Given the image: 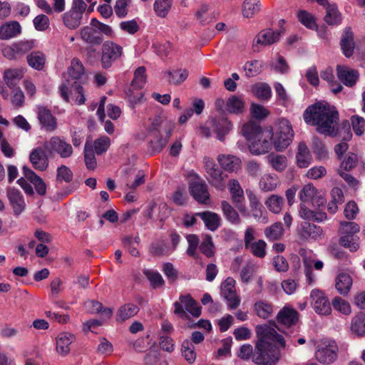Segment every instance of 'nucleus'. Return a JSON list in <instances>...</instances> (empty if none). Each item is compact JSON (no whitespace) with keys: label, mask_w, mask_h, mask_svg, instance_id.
Returning a JSON list of instances; mask_svg holds the SVG:
<instances>
[{"label":"nucleus","mask_w":365,"mask_h":365,"mask_svg":"<svg viewBox=\"0 0 365 365\" xmlns=\"http://www.w3.org/2000/svg\"><path fill=\"white\" fill-rule=\"evenodd\" d=\"M264 116L253 115L241 128V133L247 140L252 155L265 154L273 146L276 150L283 151L290 145L294 137L292 125L286 118H281L274 127L262 128L260 121Z\"/></svg>","instance_id":"nucleus-1"},{"label":"nucleus","mask_w":365,"mask_h":365,"mask_svg":"<svg viewBox=\"0 0 365 365\" xmlns=\"http://www.w3.org/2000/svg\"><path fill=\"white\" fill-rule=\"evenodd\" d=\"M256 334L258 341L255 345L253 361L258 365H275L281 356L279 347H285L284 337L267 325H257Z\"/></svg>","instance_id":"nucleus-2"},{"label":"nucleus","mask_w":365,"mask_h":365,"mask_svg":"<svg viewBox=\"0 0 365 365\" xmlns=\"http://www.w3.org/2000/svg\"><path fill=\"white\" fill-rule=\"evenodd\" d=\"M149 132L153 135L150 146L153 151L160 152L166 145L174 128V123L165 115H155L150 118Z\"/></svg>","instance_id":"nucleus-3"},{"label":"nucleus","mask_w":365,"mask_h":365,"mask_svg":"<svg viewBox=\"0 0 365 365\" xmlns=\"http://www.w3.org/2000/svg\"><path fill=\"white\" fill-rule=\"evenodd\" d=\"M84 73L85 68L81 61L76 58H73L67 72L63 74V81L59 86L61 96L65 101H68L70 88L78 85L76 81L81 79Z\"/></svg>","instance_id":"nucleus-4"},{"label":"nucleus","mask_w":365,"mask_h":365,"mask_svg":"<svg viewBox=\"0 0 365 365\" xmlns=\"http://www.w3.org/2000/svg\"><path fill=\"white\" fill-rule=\"evenodd\" d=\"M232 128V125L225 115H214L200 127V131L205 137H209L213 132L217 135V139L222 141Z\"/></svg>","instance_id":"nucleus-5"},{"label":"nucleus","mask_w":365,"mask_h":365,"mask_svg":"<svg viewBox=\"0 0 365 365\" xmlns=\"http://www.w3.org/2000/svg\"><path fill=\"white\" fill-rule=\"evenodd\" d=\"M304 121L308 125L316 127L318 133L329 135L335 136L338 115H304Z\"/></svg>","instance_id":"nucleus-6"},{"label":"nucleus","mask_w":365,"mask_h":365,"mask_svg":"<svg viewBox=\"0 0 365 365\" xmlns=\"http://www.w3.org/2000/svg\"><path fill=\"white\" fill-rule=\"evenodd\" d=\"M338 351L339 347L334 340L323 339L316 345L314 356L320 364L329 365L336 360Z\"/></svg>","instance_id":"nucleus-7"},{"label":"nucleus","mask_w":365,"mask_h":365,"mask_svg":"<svg viewBox=\"0 0 365 365\" xmlns=\"http://www.w3.org/2000/svg\"><path fill=\"white\" fill-rule=\"evenodd\" d=\"M146 68L144 66L137 68L134 71V77L130 83V87L126 91L128 101L135 105L143 98V93L140 91L145 86L147 80L145 74Z\"/></svg>","instance_id":"nucleus-8"},{"label":"nucleus","mask_w":365,"mask_h":365,"mask_svg":"<svg viewBox=\"0 0 365 365\" xmlns=\"http://www.w3.org/2000/svg\"><path fill=\"white\" fill-rule=\"evenodd\" d=\"M43 148L50 155H56L61 158H68L73 153L71 144L58 136H53L48 140L45 141Z\"/></svg>","instance_id":"nucleus-9"},{"label":"nucleus","mask_w":365,"mask_h":365,"mask_svg":"<svg viewBox=\"0 0 365 365\" xmlns=\"http://www.w3.org/2000/svg\"><path fill=\"white\" fill-rule=\"evenodd\" d=\"M123 54L122 46L112 41H105L101 47V63L103 68H110L114 62L119 60Z\"/></svg>","instance_id":"nucleus-10"},{"label":"nucleus","mask_w":365,"mask_h":365,"mask_svg":"<svg viewBox=\"0 0 365 365\" xmlns=\"http://www.w3.org/2000/svg\"><path fill=\"white\" fill-rule=\"evenodd\" d=\"M173 306L175 314L183 319L187 318L186 311L195 317H198L201 314L200 307L189 294L181 295L179 301L175 302Z\"/></svg>","instance_id":"nucleus-11"},{"label":"nucleus","mask_w":365,"mask_h":365,"mask_svg":"<svg viewBox=\"0 0 365 365\" xmlns=\"http://www.w3.org/2000/svg\"><path fill=\"white\" fill-rule=\"evenodd\" d=\"M300 203L310 202L314 207H324L326 199L312 183L304 185L299 192Z\"/></svg>","instance_id":"nucleus-12"},{"label":"nucleus","mask_w":365,"mask_h":365,"mask_svg":"<svg viewBox=\"0 0 365 365\" xmlns=\"http://www.w3.org/2000/svg\"><path fill=\"white\" fill-rule=\"evenodd\" d=\"M311 304L316 313L327 316L331 313V305L322 291L314 289L310 293Z\"/></svg>","instance_id":"nucleus-13"},{"label":"nucleus","mask_w":365,"mask_h":365,"mask_svg":"<svg viewBox=\"0 0 365 365\" xmlns=\"http://www.w3.org/2000/svg\"><path fill=\"white\" fill-rule=\"evenodd\" d=\"M235 280L232 277H227L221 284V294L225 299L227 307L231 309H236L240 304V298L237 294L235 289Z\"/></svg>","instance_id":"nucleus-14"},{"label":"nucleus","mask_w":365,"mask_h":365,"mask_svg":"<svg viewBox=\"0 0 365 365\" xmlns=\"http://www.w3.org/2000/svg\"><path fill=\"white\" fill-rule=\"evenodd\" d=\"M227 187L231 195L232 202L235 204L238 210L242 215H245L247 212V208L244 203V191L239 181L235 179H232L229 181Z\"/></svg>","instance_id":"nucleus-15"},{"label":"nucleus","mask_w":365,"mask_h":365,"mask_svg":"<svg viewBox=\"0 0 365 365\" xmlns=\"http://www.w3.org/2000/svg\"><path fill=\"white\" fill-rule=\"evenodd\" d=\"M280 33L272 29L261 31L254 38L252 48L255 52H259L262 46H269L279 40Z\"/></svg>","instance_id":"nucleus-16"},{"label":"nucleus","mask_w":365,"mask_h":365,"mask_svg":"<svg viewBox=\"0 0 365 365\" xmlns=\"http://www.w3.org/2000/svg\"><path fill=\"white\" fill-rule=\"evenodd\" d=\"M299 237L305 240H319L322 238L323 230L319 226L308 222H302L297 228Z\"/></svg>","instance_id":"nucleus-17"},{"label":"nucleus","mask_w":365,"mask_h":365,"mask_svg":"<svg viewBox=\"0 0 365 365\" xmlns=\"http://www.w3.org/2000/svg\"><path fill=\"white\" fill-rule=\"evenodd\" d=\"M336 71L339 80L348 87H353L359 78V73L357 70L346 66L337 65Z\"/></svg>","instance_id":"nucleus-18"},{"label":"nucleus","mask_w":365,"mask_h":365,"mask_svg":"<svg viewBox=\"0 0 365 365\" xmlns=\"http://www.w3.org/2000/svg\"><path fill=\"white\" fill-rule=\"evenodd\" d=\"M46 153L45 148L41 147H37L31 150L29 160L34 169L44 171L48 168L49 160Z\"/></svg>","instance_id":"nucleus-19"},{"label":"nucleus","mask_w":365,"mask_h":365,"mask_svg":"<svg viewBox=\"0 0 365 365\" xmlns=\"http://www.w3.org/2000/svg\"><path fill=\"white\" fill-rule=\"evenodd\" d=\"M7 197L15 215H19L26 208V202L21 192L16 188L7 190Z\"/></svg>","instance_id":"nucleus-20"},{"label":"nucleus","mask_w":365,"mask_h":365,"mask_svg":"<svg viewBox=\"0 0 365 365\" xmlns=\"http://www.w3.org/2000/svg\"><path fill=\"white\" fill-rule=\"evenodd\" d=\"M299 319L298 312L289 306H284L277 315L278 323L286 327L295 325Z\"/></svg>","instance_id":"nucleus-21"},{"label":"nucleus","mask_w":365,"mask_h":365,"mask_svg":"<svg viewBox=\"0 0 365 365\" xmlns=\"http://www.w3.org/2000/svg\"><path fill=\"white\" fill-rule=\"evenodd\" d=\"M76 336L71 332L63 331L60 333L56 339V350L58 353L62 355H66L69 353L70 345L74 342Z\"/></svg>","instance_id":"nucleus-22"},{"label":"nucleus","mask_w":365,"mask_h":365,"mask_svg":"<svg viewBox=\"0 0 365 365\" xmlns=\"http://www.w3.org/2000/svg\"><path fill=\"white\" fill-rule=\"evenodd\" d=\"M80 36L81 39L88 44L100 45L103 41L102 34L97 29L89 26L81 29Z\"/></svg>","instance_id":"nucleus-23"},{"label":"nucleus","mask_w":365,"mask_h":365,"mask_svg":"<svg viewBox=\"0 0 365 365\" xmlns=\"http://www.w3.org/2000/svg\"><path fill=\"white\" fill-rule=\"evenodd\" d=\"M23 173L24 178L34 185L38 195H44L46 193V185L41 178L26 166L23 167Z\"/></svg>","instance_id":"nucleus-24"},{"label":"nucleus","mask_w":365,"mask_h":365,"mask_svg":"<svg viewBox=\"0 0 365 365\" xmlns=\"http://www.w3.org/2000/svg\"><path fill=\"white\" fill-rule=\"evenodd\" d=\"M217 160L222 168L228 172L237 171L241 167V160L235 155L220 154Z\"/></svg>","instance_id":"nucleus-25"},{"label":"nucleus","mask_w":365,"mask_h":365,"mask_svg":"<svg viewBox=\"0 0 365 365\" xmlns=\"http://www.w3.org/2000/svg\"><path fill=\"white\" fill-rule=\"evenodd\" d=\"M21 33V26L18 21H11L0 26V39L8 40Z\"/></svg>","instance_id":"nucleus-26"},{"label":"nucleus","mask_w":365,"mask_h":365,"mask_svg":"<svg viewBox=\"0 0 365 365\" xmlns=\"http://www.w3.org/2000/svg\"><path fill=\"white\" fill-rule=\"evenodd\" d=\"M353 284L351 276L346 272L339 273L335 279V287L343 296H347Z\"/></svg>","instance_id":"nucleus-27"},{"label":"nucleus","mask_w":365,"mask_h":365,"mask_svg":"<svg viewBox=\"0 0 365 365\" xmlns=\"http://www.w3.org/2000/svg\"><path fill=\"white\" fill-rule=\"evenodd\" d=\"M304 114H338V110L328 102L321 101L307 107Z\"/></svg>","instance_id":"nucleus-28"},{"label":"nucleus","mask_w":365,"mask_h":365,"mask_svg":"<svg viewBox=\"0 0 365 365\" xmlns=\"http://www.w3.org/2000/svg\"><path fill=\"white\" fill-rule=\"evenodd\" d=\"M312 161V156L309 148L304 142L299 143L297 152L296 153V163L299 168H307Z\"/></svg>","instance_id":"nucleus-29"},{"label":"nucleus","mask_w":365,"mask_h":365,"mask_svg":"<svg viewBox=\"0 0 365 365\" xmlns=\"http://www.w3.org/2000/svg\"><path fill=\"white\" fill-rule=\"evenodd\" d=\"M299 215L304 220L319 222H323L327 218L325 212L312 210L306 206V203H300Z\"/></svg>","instance_id":"nucleus-30"},{"label":"nucleus","mask_w":365,"mask_h":365,"mask_svg":"<svg viewBox=\"0 0 365 365\" xmlns=\"http://www.w3.org/2000/svg\"><path fill=\"white\" fill-rule=\"evenodd\" d=\"M340 44L344 56L350 57L353 54L355 47L354 34L350 27L345 28L341 36Z\"/></svg>","instance_id":"nucleus-31"},{"label":"nucleus","mask_w":365,"mask_h":365,"mask_svg":"<svg viewBox=\"0 0 365 365\" xmlns=\"http://www.w3.org/2000/svg\"><path fill=\"white\" fill-rule=\"evenodd\" d=\"M203 221L205 227L210 231H215L220 226L221 218L215 212L210 211H204L196 213Z\"/></svg>","instance_id":"nucleus-32"},{"label":"nucleus","mask_w":365,"mask_h":365,"mask_svg":"<svg viewBox=\"0 0 365 365\" xmlns=\"http://www.w3.org/2000/svg\"><path fill=\"white\" fill-rule=\"evenodd\" d=\"M280 181L275 174L266 173L259 179V188L262 192H272L279 185Z\"/></svg>","instance_id":"nucleus-33"},{"label":"nucleus","mask_w":365,"mask_h":365,"mask_svg":"<svg viewBox=\"0 0 365 365\" xmlns=\"http://www.w3.org/2000/svg\"><path fill=\"white\" fill-rule=\"evenodd\" d=\"M190 193L200 203L206 202L210 197L207 185L204 182H193L190 185Z\"/></svg>","instance_id":"nucleus-34"},{"label":"nucleus","mask_w":365,"mask_h":365,"mask_svg":"<svg viewBox=\"0 0 365 365\" xmlns=\"http://www.w3.org/2000/svg\"><path fill=\"white\" fill-rule=\"evenodd\" d=\"M24 70L21 68H9L4 73V80L6 84L10 88H14L19 84L24 77Z\"/></svg>","instance_id":"nucleus-35"},{"label":"nucleus","mask_w":365,"mask_h":365,"mask_svg":"<svg viewBox=\"0 0 365 365\" xmlns=\"http://www.w3.org/2000/svg\"><path fill=\"white\" fill-rule=\"evenodd\" d=\"M330 195L331 200L328 203L327 210L334 215L337 212L339 205L344 202V196L342 190L337 187L332 188Z\"/></svg>","instance_id":"nucleus-36"},{"label":"nucleus","mask_w":365,"mask_h":365,"mask_svg":"<svg viewBox=\"0 0 365 365\" xmlns=\"http://www.w3.org/2000/svg\"><path fill=\"white\" fill-rule=\"evenodd\" d=\"M139 308L137 305L132 303L125 304L118 309L116 314V321L118 322H125L137 314Z\"/></svg>","instance_id":"nucleus-37"},{"label":"nucleus","mask_w":365,"mask_h":365,"mask_svg":"<svg viewBox=\"0 0 365 365\" xmlns=\"http://www.w3.org/2000/svg\"><path fill=\"white\" fill-rule=\"evenodd\" d=\"M226 175L217 168L207 173V179L208 182L217 190H223L225 188Z\"/></svg>","instance_id":"nucleus-38"},{"label":"nucleus","mask_w":365,"mask_h":365,"mask_svg":"<svg viewBox=\"0 0 365 365\" xmlns=\"http://www.w3.org/2000/svg\"><path fill=\"white\" fill-rule=\"evenodd\" d=\"M284 203V197L277 194L270 195L264 200V205L268 210L274 214H279L281 212Z\"/></svg>","instance_id":"nucleus-39"},{"label":"nucleus","mask_w":365,"mask_h":365,"mask_svg":"<svg viewBox=\"0 0 365 365\" xmlns=\"http://www.w3.org/2000/svg\"><path fill=\"white\" fill-rule=\"evenodd\" d=\"M350 329L358 336H365V313L360 312L352 317Z\"/></svg>","instance_id":"nucleus-40"},{"label":"nucleus","mask_w":365,"mask_h":365,"mask_svg":"<svg viewBox=\"0 0 365 365\" xmlns=\"http://www.w3.org/2000/svg\"><path fill=\"white\" fill-rule=\"evenodd\" d=\"M324 21L331 26H336L341 24L342 18L335 4H329L326 8Z\"/></svg>","instance_id":"nucleus-41"},{"label":"nucleus","mask_w":365,"mask_h":365,"mask_svg":"<svg viewBox=\"0 0 365 365\" xmlns=\"http://www.w3.org/2000/svg\"><path fill=\"white\" fill-rule=\"evenodd\" d=\"M82 16L76 11L70 10L63 15V24L70 29H76L81 25Z\"/></svg>","instance_id":"nucleus-42"},{"label":"nucleus","mask_w":365,"mask_h":365,"mask_svg":"<svg viewBox=\"0 0 365 365\" xmlns=\"http://www.w3.org/2000/svg\"><path fill=\"white\" fill-rule=\"evenodd\" d=\"M339 245L348 248L351 252H356L359 248V238L357 235L339 234Z\"/></svg>","instance_id":"nucleus-43"},{"label":"nucleus","mask_w":365,"mask_h":365,"mask_svg":"<svg viewBox=\"0 0 365 365\" xmlns=\"http://www.w3.org/2000/svg\"><path fill=\"white\" fill-rule=\"evenodd\" d=\"M333 309L339 314L349 316L352 309L350 303L341 297H335L331 301Z\"/></svg>","instance_id":"nucleus-44"},{"label":"nucleus","mask_w":365,"mask_h":365,"mask_svg":"<svg viewBox=\"0 0 365 365\" xmlns=\"http://www.w3.org/2000/svg\"><path fill=\"white\" fill-rule=\"evenodd\" d=\"M222 210L225 218L233 225H240L241 219L237 212L227 201L223 200L221 202Z\"/></svg>","instance_id":"nucleus-45"},{"label":"nucleus","mask_w":365,"mask_h":365,"mask_svg":"<svg viewBox=\"0 0 365 365\" xmlns=\"http://www.w3.org/2000/svg\"><path fill=\"white\" fill-rule=\"evenodd\" d=\"M267 160L272 168L277 172L284 171L287 166V158L282 155L269 154Z\"/></svg>","instance_id":"nucleus-46"},{"label":"nucleus","mask_w":365,"mask_h":365,"mask_svg":"<svg viewBox=\"0 0 365 365\" xmlns=\"http://www.w3.org/2000/svg\"><path fill=\"white\" fill-rule=\"evenodd\" d=\"M252 93L259 99L268 100L272 96L271 87L265 83H257L252 87Z\"/></svg>","instance_id":"nucleus-47"},{"label":"nucleus","mask_w":365,"mask_h":365,"mask_svg":"<svg viewBox=\"0 0 365 365\" xmlns=\"http://www.w3.org/2000/svg\"><path fill=\"white\" fill-rule=\"evenodd\" d=\"M27 62L31 67L40 71L42 70L44 66L46 57L45 55L40 51H34L27 56Z\"/></svg>","instance_id":"nucleus-48"},{"label":"nucleus","mask_w":365,"mask_h":365,"mask_svg":"<svg viewBox=\"0 0 365 365\" xmlns=\"http://www.w3.org/2000/svg\"><path fill=\"white\" fill-rule=\"evenodd\" d=\"M85 93L83 86L81 85H75L73 88H70L68 91V101H72L78 105H82L85 103Z\"/></svg>","instance_id":"nucleus-49"},{"label":"nucleus","mask_w":365,"mask_h":365,"mask_svg":"<svg viewBox=\"0 0 365 365\" xmlns=\"http://www.w3.org/2000/svg\"><path fill=\"white\" fill-rule=\"evenodd\" d=\"M284 234V228L281 222H275L264 230V235L269 241L280 239Z\"/></svg>","instance_id":"nucleus-50"},{"label":"nucleus","mask_w":365,"mask_h":365,"mask_svg":"<svg viewBox=\"0 0 365 365\" xmlns=\"http://www.w3.org/2000/svg\"><path fill=\"white\" fill-rule=\"evenodd\" d=\"M255 310L258 317L267 319L273 312V307L270 303L260 300L255 304Z\"/></svg>","instance_id":"nucleus-51"},{"label":"nucleus","mask_w":365,"mask_h":365,"mask_svg":"<svg viewBox=\"0 0 365 365\" xmlns=\"http://www.w3.org/2000/svg\"><path fill=\"white\" fill-rule=\"evenodd\" d=\"M260 9L259 0H245L242 6V14L246 18H251Z\"/></svg>","instance_id":"nucleus-52"},{"label":"nucleus","mask_w":365,"mask_h":365,"mask_svg":"<svg viewBox=\"0 0 365 365\" xmlns=\"http://www.w3.org/2000/svg\"><path fill=\"white\" fill-rule=\"evenodd\" d=\"M94 153L92 145L91 144L89 138H88L84 147V159L86 167L90 170H93L96 167V160Z\"/></svg>","instance_id":"nucleus-53"},{"label":"nucleus","mask_w":365,"mask_h":365,"mask_svg":"<svg viewBox=\"0 0 365 365\" xmlns=\"http://www.w3.org/2000/svg\"><path fill=\"white\" fill-rule=\"evenodd\" d=\"M172 6V0H155L153 9L158 16L165 18Z\"/></svg>","instance_id":"nucleus-54"},{"label":"nucleus","mask_w":365,"mask_h":365,"mask_svg":"<svg viewBox=\"0 0 365 365\" xmlns=\"http://www.w3.org/2000/svg\"><path fill=\"white\" fill-rule=\"evenodd\" d=\"M267 244L263 240H258L250 245L245 249L250 250L251 253L259 258H263L266 255Z\"/></svg>","instance_id":"nucleus-55"},{"label":"nucleus","mask_w":365,"mask_h":365,"mask_svg":"<svg viewBox=\"0 0 365 365\" xmlns=\"http://www.w3.org/2000/svg\"><path fill=\"white\" fill-rule=\"evenodd\" d=\"M320 76L323 80L327 81L331 86H336L335 88H332L333 93H338L342 91V86L336 83L332 68H327L322 71L320 73Z\"/></svg>","instance_id":"nucleus-56"},{"label":"nucleus","mask_w":365,"mask_h":365,"mask_svg":"<svg viewBox=\"0 0 365 365\" xmlns=\"http://www.w3.org/2000/svg\"><path fill=\"white\" fill-rule=\"evenodd\" d=\"M360 231L359 225L353 221L339 222V234L357 235Z\"/></svg>","instance_id":"nucleus-57"},{"label":"nucleus","mask_w":365,"mask_h":365,"mask_svg":"<svg viewBox=\"0 0 365 365\" xmlns=\"http://www.w3.org/2000/svg\"><path fill=\"white\" fill-rule=\"evenodd\" d=\"M226 107L230 113H242L245 103L241 98L232 96L227 99Z\"/></svg>","instance_id":"nucleus-58"},{"label":"nucleus","mask_w":365,"mask_h":365,"mask_svg":"<svg viewBox=\"0 0 365 365\" xmlns=\"http://www.w3.org/2000/svg\"><path fill=\"white\" fill-rule=\"evenodd\" d=\"M110 145V138L103 135L94 140L92 148L95 153L97 155H102L108 150Z\"/></svg>","instance_id":"nucleus-59"},{"label":"nucleus","mask_w":365,"mask_h":365,"mask_svg":"<svg viewBox=\"0 0 365 365\" xmlns=\"http://www.w3.org/2000/svg\"><path fill=\"white\" fill-rule=\"evenodd\" d=\"M182 354L189 363H192L196 359L195 346L190 340H184L181 347Z\"/></svg>","instance_id":"nucleus-60"},{"label":"nucleus","mask_w":365,"mask_h":365,"mask_svg":"<svg viewBox=\"0 0 365 365\" xmlns=\"http://www.w3.org/2000/svg\"><path fill=\"white\" fill-rule=\"evenodd\" d=\"M143 274L149 280L153 288L156 289L162 287L164 284V279L158 272L155 270L145 269L143 271Z\"/></svg>","instance_id":"nucleus-61"},{"label":"nucleus","mask_w":365,"mask_h":365,"mask_svg":"<svg viewBox=\"0 0 365 365\" xmlns=\"http://www.w3.org/2000/svg\"><path fill=\"white\" fill-rule=\"evenodd\" d=\"M17 58L23 56L34 47L33 40L19 41L14 43Z\"/></svg>","instance_id":"nucleus-62"},{"label":"nucleus","mask_w":365,"mask_h":365,"mask_svg":"<svg viewBox=\"0 0 365 365\" xmlns=\"http://www.w3.org/2000/svg\"><path fill=\"white\" fill-rule=\"evenodd\" d=\"M336 135L334 137L338 136L344 141L349 140L352 137L350 124L348 121H343L339 125L337 122V128H336Z\"/></svg>","instance_id":"nucleus-63"},{"label":"nucleus","mask_w":365,"mask_h":365,"mask_svg":"<svg viewBox=\"0 0 365 365\" xmlns=\"http://www.w3.org/2000/svg\"><path fill=\"white\" fill-rule=\"evenodd\" d=\"M298 19L308 29H315L317 26L314 16L305 10L299 11Z\"/></svg>","instance_id":"nucleus-64"}]
</instances>
